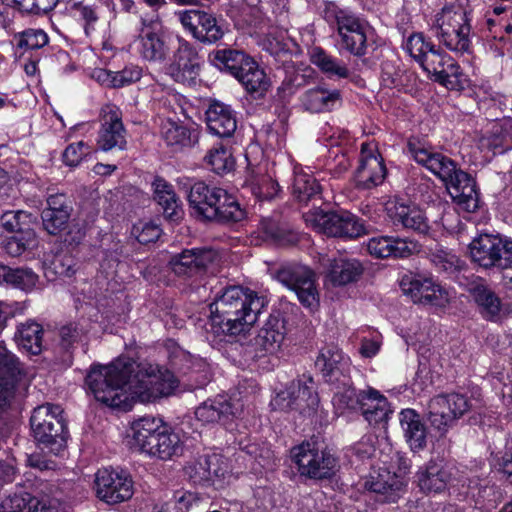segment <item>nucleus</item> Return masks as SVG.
Masks as SVG:
<instances>
[{"label": "nucleus", "instance_id": "nucleus-1", "mask_svg": "<svg viewBox=\"0 0 512 512\" xmlns=\"http://www.w3.org/2000/svg\"><path fill=\"white\" fill-rule=\"evenodd\" d=\"M95 399L108 407L130 410L142 403L171 395L178 386L172 372L148 362L118 358L109 365H93L85 379Z\"/></svg>", "mask_w": 512, "mask_h": 512}, {"label": "nucleus", "instance_id": "nucleus-2", "mask_svg": "<svg viewBox=\"0 0 512 512\" xmlns=\"http://www.w3.org/2000/svg\"><path fill=\"white\" fill-rule=\"evenodd\" d=\"M267 302L255 291L242 286H229L210 304V326L217 335L235 336L249 330Z\"/></svg>", "mask_w": 512, "mask_h": 512}, {"label": "nucleus", "instance_id": "nucleus-3", "mask_svg": "<svg viewBox=\"0 0 512 512\" xmlns=\"http://www.w3.org/2000/svg\"><path fill=\"white\" fill-rule=\"evenodd\" d=\"M407 147L418 164L427 168L445 184L449 195L460 209L466 212L478 209L479 194L475 180L468 173L458 169L451 158L418 141L410 140Z\"/></svg>", "mask_w": 512, "mask_h": 512}, {"label": "nucleus", "instance_id": "nucleus-4", "mask_svg": "<svg viewBox=\"0 0 512 512\" xmlns=\"http://www.w3.org/2000/svg\"><path fill=\"white\" fill-rule=\"evenodd\" d=\"M188 202L194 214L208 221L239 222L245 217L235 196L225 189L196 181L190 186Z\"/></svg>", "mask_w": 512, "mask_h": 512}, {"label": "nucleus", "instance_id": "nucleus-5", "mask_svg": "<svg viewBox=\"0 0 512 512\" xmlns=\"http://www.w3.org/2000/svg\"><path fill=\"white\" fill-rule=\"evenodd\" d=\"M470 13L462 3L444 6L431 22V30L449 50L468 53L471 48Z\"/></svg>", "mask_w": 512, "mask_h": 512}, {"label": "nucleus", "instance_id": "nucleus-6", "mask_svg": "<svg viewBox=\"0 0 512 512\" xmlns=\"http://www.w3.org/2000/svg\"><path fill=\"white\" fill-rule=\"evenodd\" d=\"M323 18L340 38L339 43L350 54L362 57L367 50V33L370 25L347 8H341L333 2L325 4Z\"/></svg>", "mask_w": 512, "mask_h": 512}, {"label": "nucleus", "instance_id": "nucleus-7", "mask_svg": "<svg viewBox=\"0 0 512 512\" xmlns=\"http://www.w3.org/2000/svg\"><path fill=\"white\" fill-rule=\"evenodd\" d=\"M30 425L34 438L51 453L58 455L65 449L68 431L59 405L47 403L35 408Z\"/></svg>", "mask_w": 512, "mask_h": 512}, {"label": "nucleus", "instance_id": "nucleus-8", "mask_svg": "<svg viewBox=\"0 0 512 512\" xmlns=\"http://www.w3.org/2000/svg\"><path fill=\"white\" fill-rule=\"evenodd\" d=\"M291 455L301 476L322 480L329 479L336 473V458L315 442H303L292 449Z\"/></svg>", "mask_w": 512, "mask_h": 512}, {"label": "nucleus", "instance_id": "nucleus-9", "mask_svg": "<svg viewBox=\"0 0 512 512\" xmlns=\"http://www.w3.org/2000/svg\"><path fill=\"white\" fill-rule=\"evenodd\" d=\"M305 220L308 225L327 236L356 238L365 232L363 222L348 211L315 210L307 213Z\"/></svg>", "mask_w": 512, "mask_h": 512}, {"label": "nucleus", "instance_id": "nucleus-10", "mask_svg": "<svg viewBox=\"0 0 512 512\" xmlns=\"http://www.w3.org/2000/svg\"><path fill=\"white\" fill-rule=\"evenodd\" d=\"M319 403L316 384L310 375L303 374L293 380L285 390L279 392L272 405L282 410H297L300 413L314 411Z\"/></svg>", "mask_w": 512, "mask_h": 512}, {"label": "nucleus", "instance_id": "nucleus-11", "mask_svg": "<svg viewBox=\"0 0 512 512\" xmlns=\"http://www.w3.org/2000/svg\"><path fill=\"white\" fill-rule=\"evenodd\" d=\"M276 279L294 291L305 307L318 306L319 296L315 286V274L307 266L299 264L283 266L278 270Z\"/></svg>", "mask_w": 512, "mask_h": 512}, {"label": "nucleus", "instance_id": "nucleus-12", "mask_svg": "<svg viewBox=\"0 0 512 512\" xmlns=\"http://www.w3.org/2000/svg\"><path fill=\"white\" fill-rule=\"evenodd\" d=\"M97 497L107 504L129 500L133 495V481L125 471L110 468L98 470L95 476Z\"/></svg>", "mask_w": 512, "mask_h": 512}, {"label": "nucleus", "instance_id": "nucleus-13", "mask_svg": "<svg viewBox=\"0 0 512 512\" xmlns=\"http://www.w3.org/2000/svg\"><path fill=\"white\" fill-rule=\"evenodd\" d=\"M141 24L142 27L134 40L138 53L149 62H164L170 49L166 41V35L160 27L159 18L156 17L151 20L142 18Z\"/></svg>", "mask_w": 512, "mask_h": 512}, {"label": "nucleus", "instance_id": "nucleus-14", "mask_svg": "<svg viewBox=\"0 0 512 512\" xmlns=\"http://www.w3.org/2000/svg\"><path fill=\"white\" fill-rule=\"evenodd\" d=\"M420 66L435 82L447 89L459 90L463 87L464 74L458 63L439 48L428 53Z\"/></svg>", "mask_w": 512, "mask_h": 512}, {"label": "nucleus", "instance_id": "nucleus-15", "mask_svg": "<svg viewBox=\"0 0 512 512\" xmlns=\"http://www.w3.org/2000/svg\"><path fill=\"white\" fill-rule=\"evenodd\" d=\"M400 285L403 293L414 303L443 306L449 301L447 291L431 276L406 275L402 278Z\"/></svg>", "mask_w": 512, "mask_h": 512}, {"label": "nucleus", "instance_id": "nucleus-16", "mask_svg": "<svg viewBox=\"0 0 512 512\" xmlns=\"http://www.w3.org/2000/svg\"><path fill=\"white\" fill-rule=\"evenodd\" d=\"M217 258L218 253L211 248L184 249L170 258L169 266L177 277L191 279L206 272Z\"/></svg>", "mask_w": 512, "mask_h": 512}, {"label": "nucleus", "instance_id": "nucleus-17", "mask_svg": "<svg viewBox=\"0 0 512 512\" xmlns=\"http://www.w3.org/2000/svg\"><path fill=\"white\" fill-rule=\"evenodd\" d=\"M167 73L178 83L191 85L195 83L200 72V57L196 49L188 41L179 39Z\"/></svg>", "mask_w": 512, "mask_h": 512}, {"label": "nucleus", "instance_id": "nucleus-18", "mask_svg": "<svg viewBox=\"0 0 512 512\" xmlns=\"http://www.w3.org/2000/svg\"><path fill=\"white\" fill-rule=\"evenodd\" d=\"M285 322L279 315H270L257 336L253 339L249 353L254 359L279 352L285 340Z\"/></svg>", "mask_w": 512, "mask_h": 512}, {"label": "nucleus", "instance_id": "nucleus-19", "mask_svg": "<svg viewBox=\"0 0 512 512\" xmlns=\"http://www.w3.org/2000/svg\"><path fill=\"white\" fill-rule=\"evenodd\" d=\"M176 15L183 28L202 43L212 44L223 37L222 28L210 13L191 9L179 11Z\"/></svg>", "mask_w": 512, "mask_h": 512}, {"label": "nucleus", "instance_id": "nucleus-20", "mask_svg": "<svg viewBox=\"0 0 512 512\" xmlns=\"http://www.w3.org/2000/svg\"><path fill=\"white\" fill-rule=\"evenodd\" d=\"M101 115L98 147L105 152L113 149L124 150L127 145V132L122 122L121 112L115 106L107 105L102 109Z\"/></svg>", "mask_w": 512, "mask_h": 512}, {"label": "nucleus", "instance_id": "nucleus-21", "mask_svg": "<svg viewBox=\"0 0 512 512\" xmlns=\"http://www.w3.org/2000/svg\"><path fill=\"white\" fill-rule=\"evenodd\" d=\"M386 176L383 159L374 154V147L362 143L360 164L355 172V185L358 189L370 190L382 184Z\"/></svg>", "mask_w": 512, "mask_h": 512}, {"label": "nucleus", "instance_id": "nucleus-22", "mask_svg": "<svg viewBox=\"0 0 512 512\" xmlns=\"http://www.w3.org/2000/svg\"><path fill=\"white\" fill-rule=\"evenodd\" d=\"M228 466L219 454L203 455L185 468V473L195 485L208 486L215 479L224 477Z\"/></svg>", "mask_w": 512, "mask_h": 512}, {"label": "nucleus", "instance_id": "nucleus-23", "mask_svg": "<svg viewBox=\"0 0 512 512\" xmlns=\"http://www.w3.org/2000/svg\"><path fill=\"white\" fill-rule=\"evenodd\" d=\"M367 250L376 258H406L420 251L417 241L393 236H377L369 239Z\"/></svg>", "mask_w": 512, "mask_h": 512}, {"label": "nucleus", "instance_id": "nucleus-24", "mask_svg": "<svg viewBox=\"0 0 512 512\" xmlns=\"http://www.w3.org/2000/svg\"><path fill=\"white\" fill-rule=\"evenodd\" d=\"M387 216L393 226L427 234L429 224L424 212L414 204L391 202L387 205Z\"/></svg>", "mask_w": 512, "mask_h": 512}, {"label": "nucleus", "instance_id": "nucleus-25", "mask_svg": "<svg viewBox=\"0 0 512 512\" xmlns=\"http://www.w3.org/2000/svg\"><path fill=\"white\" fill-rule=\"evenodd\" d=\"M364 487L375 493L378 501L393 503L401 496L405 482L395 473L381 469L376 474L370 475L369 479L365 481Z\"/></svg>", "mask_w": 512, "mask_h": 512}, {"label": "nucleus", "instance_id": "nucleus-26", "mask_svg": "<svg viewBox=\"0 0 512 512\" xmlns=\"http://www.w3.org/2000/svg\"><path fill=\"white\" fill-rule=\"evenodd\" d=\"M417 483L424 493H441L452 480V468L443 461H429L417 474Z\"/></svg>", "mask_w": 512, "mask_h": 512}, {"label": "nucleus", "instance_id": "nucleus-27", "mask_svg": "<svg viewBox=\"0 0 512 512\" xmlns=\"http://www.w3.org/2000/svg\"><path fill=\"white\" fill-rule=\"evenodd\" d=\"M315 366L329 383H334L345 376H350L349 358L345 357L336 346L322 348L316 358Z\"/></svg>", "mask_w": 512, "mask_h": 512}, {"label": "nucleus", "instance_id": "nucleus-28", "mask_svg": "<svg viewBox=\"0 0 512 512\" xmlns=\"http://www.w3.org/2000/svg\"><path fill=\"white\" fill-rule=\"evenodd\" d=\"M23 364L11 351L0 360V408L7 406L15 395L16 384L24 376Z\"/></svg>", "mask_w": 512, "mask_h": 512}, {"label": "nucleus", "instance_id": "nucleus-29", "mask_svg": "<svg viewBox=\"0 0 512 512\" xmlns=\"http://www.w3.org/2000/svg\"><path fill=\"white\" fill-rule=\"evenodd\" d=\"M206 124L209 132L220 138L231 137L237 128V121L229 105L212 101L206 110Z\"/></svg>", "mask_w": 512, "mask_h": 512}, {"label": "nucleus", "instance_id": "nucleus-30", "mask_svg": "<svg viewBox=\"0 0 512 512\" xmlns=\"http://www.w3.org/2000/svg\"><path fill=\"white\" fill-rule=\"evenodd\" d=\"M501 237L482 234L475 238L469 246L470 255L474 262L481 267H498Z\"/></svg>", "mask_w": 512, "mask_h": 512}, {"label": "nucleus", "instance_id": "nucleus-31", "mask_svg": "<svg viewBox=\"0 0 512 512\" xmlns=\"http://www.w3.org/2000/svg\"><path fill=\"white\" fill-rule=\"evenodd\" d=\"M164 426L160 418L153 416H144L135 420L131 425L133 446L148 454Z\"/></svg>", "mask_w": 512, "mask_h": 512}, {"label": "nucleus", "instance_id": "nucleus-32", "mask_svg": "<svg viewBox=\"0 0 512 512\" xmlns=\"http://www.w3.org/2000/svg\"><path fill=\"white\" fill-rule=\"evenodd\" d=\"M238 409L225 396H217L208 399L199 405L195 410L197 420L209 424L216 422L226 423L236 416Z\"/></svg>", "mask_w": 512, "mask_h": 512}, {"label": "nucleus", "instance_id": "nucleus-33", "mask_svg": "<svg viewBox=\"0 0 512 512\" xmlns=\"http://www.w3.org/2000/svg\"><path fill=\"white\" fill-rule=\"evenodd\" d=\"M399 422L411 450L422 451L427 445V429L419 414L413 409H403L399 414Z\"/></svg>", "mask_w": 512, "mask_h": 512}, {"label": "nucleus", "instance_id": "nucleus-34", "mask_svg": "<svg viewBox=\"0 0 512 512\" xmlns=\"http://www.w3.org/2000/svg\"><path fill=\"white\" fill-rule=\"evenodd\" d=\"M469 292L482 317L495 321L500 317L502 302L498 295L484 283L471 284Z\"/></svg>", "mask_w": 512, "mask_h": 512}, {"label": "nucleus", "instance_id": "nucleus-35", "mask_svg": "<svg viewBox=\"0 0 512 512\" xmlns=\"http://www.w3.org/2000/svg\"><path fill=\"white\" fill-rule=\"evenodd\" d=\"M153 187L154 199L161 206L165 218L174 222L180 220L183 210L172 185L162 178H156Z\"/></svg>", "mask_w": 512, "mask_h": 512}, {"label": "nucleus", "instance_id": "nucleus-36", "mask_svg": "<svg viewBox=\"0 0 512 512\" xmlns=\"http://www.w3.org/2000/svg\"><path fill=\"white\" fill-rule=\"evenodd\" d=\"M161 137L167 146L173 148L174 151L191 147L198 140L195 130H191L187 126L171 119H167L162 123Z\"/></svg>", "mask_w": 512, "mask_h": 512}, {"label": "nucleus", "instance_id": "nucleus-37", "mask_svg": "<svg viewBox=\"0 0 512 512\" xmlns=\"http://www.w3.org/2000/svg\"><path fill=\"white\" fill-rule=\"evenodd\" d=\"M251 58L243 51L234 49H218L209 54L210 63L221 71H225L235 78Z\"/></svg>", "mask_w": 512, "mask_h": 512}, {"label": "nucleus", "instance_id": "nucleus-38", "mask_svg": "<svg viewBox=\"0 0 512 512\" xmlns=\"http://www.w3.org/2000/svg\"><path fill=\"white\" fill-rule=\"evenodd\" d=\"M340 92L336 89L327 90L321 87L306 91L301 97L305 110L320 113L332 110L340 102Z\"/></svg>", "mask_w": 512, "mask_h": 512}, {"label": "nucleus", "instance_id": "nucleus-39", "mask_svg": "<svg viewBox=\"0 0 512 512\" xmlns=\"http://www.w3.org/2000/svg\"><path fill=\"white\" fill-rule=\"evenodd\" d=\"M335 385V393L332 399L333 406L340 413L345 411H358L362 391L357 392L352 386L350 376H345L339 381L332 383Z\"/></svg>", "mask_w": 512, "mask_h": 512}, {"label": "nucleus", "instance_id": "nucleus-40", "mask_svg": "<svg viewBox=\"0 0 512 512\" xmlns=\"http://www.w3.org/2000/svg\"><path fill=\"white\" fill-rule=\"evenodd\" d=\"M251 94L257 97L264 95L270 86L266 73L259 68L258 64L251 58L248 64L242 68L241 73L236 78Z\"/></svg>", "mask_w": 512, "mask_h": 512}, {"label": "nucleus", "instance_id": "nucleus-41", "mask_svg": "<svg viewBox=\"0 0 512 512\" xmlns=\"http://www.w3.org/2000/svg\"><path fill=\"white\" fill-rule=\"evenodd\" d=\"M363 273L361 263L356 259H336L329 270L330 281L337 286L355 282Z\"/></svg>", "mask_w": 512, "mask_h": 512}, {"label": "nucleus", "instance_id": "nucleus-42", "mask_svg": "<svg viewBox=\"0 0 512 512\" xmlns=\"http://www.w3.org/2000/svg\"><path fill=\"white\" fill-rule=\"evenodd\" d=\"M181 451L182 445L179 435L170 431L165 425L148 455L158 457L162 460H167L178 455Z\"/></svg>", "mask_w": 512, "mask_h": 512}, {"label": "nucleus", "instance_id": "nucleus-43", "mask_svg": "<svg viewBox=\"0 0 512 512\" xmlns=\"http://www.w3.org/2000/svg\"><path fill=\"white\" fill-rule=\"evenodd\" d=\"M43 329L36 322L21 324L16 333L18 345L28 352L37 355L42 349Z\"/></svg>", "mask_w": 512, "mask_h": 512}, {"label": "nucleus", "instance_id": "nucleus-44", "mask_svg": "<svg viewBox=\"0 0 512 512\" xmlns=\"http://www.w3.org/2000/svg\"><path fill=\"white\" fill-rule=\"evenodd\" d=\"M3 512H55L28 493L14 494L3 502Z\"/></svg>", "mask_w": 512, "mask_h": 512}, {"label": "nucleus", "instance_id": "nucleus-45", "mask_svg": "<svg viewBox=\"0 0 512 512\" xmlns=\"http://www.w3.org/2000/svg\"><path fill=\"white\" fill-rule=\"evenodd\" d=\"M311 62L330 78H347L349 76V70L343 62L320 48L314 49Z\"/></svg>", "mask_w": 512, "mask_h": 512}, {"label": "nucleus", "instance_id": "nucleus-46", "mask_svg": "<svg viewBox=\"0 0 512 512\" xmlns=\"http://www.w3.org/2000/svg\"><path fill=\"white\" fill-rule=\"evenodd\" d=\"M206 164L216 174H224L233 170L235 161L230 150L224 145L214 146L204 158Z\"/></svg>", "mask_w": 512, "mask_h": 512}, {"label": "nucleus", "instance_id": "nucleus-47", "mask_svg": "<svg viewBox=\"0 0 512 512\" xmlns=\"http://www.w3.org/2000/svg\"><path fill=\"white\" fill-rule=\"evenodd\" d=\"M440 408L452 410L455 414V420H457L470 409V403L466 396L458 393L437 395L433 397L432 409L437 414Z\"/></svg>", "mask_w": 512, "mask_h": 512}, {"label": "nucleus", "instance_id": "nucleus-48", "mask_svg": "<svg viewBox=\"0 0 512 512\" xmlns=\"http://www.w3.org/2000/svg\"><path fill=\"white\" fill-rule=\"evenodd\" d=\"M292 192L300 202H308L320 193V185L312 175L297 172L295 173Z\"/></svg>", "mask_w": 512, "mask_h": 512}, {"label": "nucleus", "instance_id": "nucleus-49", "mask_svg": "<svg viewBox=\"0 0 512 512\" xmlns=\"http://www.w3.org/2000/svg\"><path fill=\"white\" fill-rule=\"evenodd\" d=\"M78 269L76 259L68 252H59L54 255L53 259L46 268V274H52L59 277H71Z\"/></svg>", "mask_w": 512, "mask_h": 512}, {"label": "nucleus", "instance_id": "nucleus-50", "mask_svg": "<svg viewBox=\"0 0 512 512\" xmlns=\"http://www.w3.org/2000/svg\"><path fill=\"white\" fill-rule=\"evenodd\" d=\"M37 282L38 276L31 269L7 267L5 283L23 291H31Z\"/></svg>", "mask_w": 512, "mask_h": 512}, {"label": "nucleus", "instance_id": "nucleus-51", "mask_svg": "<svg viewBox=\"0 0 512 512\" xmlns=\"http://www.w3.org/2000/svg\"><path fill=\"white\" fill-rule=\"evenodd\" d=\"M262 228L268 237L280 245H293L299 241L298 233L273 220L263 221Z\"/></svg>", "mask_w": 512, "mask_h": 512}, {"label": "nucleus", "instance_id": "nucleus-52", "mask_svg": "<svg viewBox=\"0 0 512 512\" xmlns=\"http://www.w3.org/2000/svg\"><path fill=\"white\" fill-rule=\"evenodd\" d=\"M431 263L439 270L447 273H453L461 268V260L457 255L443 248L431 250Z\"/></svg>", "mask_w": 512, "mask_h": 512}, {"label": "nucleus", "instance_id": "nucleus-53", "mask_svg": "<svg viewBox=\"0 0 512 512\" xmlns=\"http://www.w3.org/2000/svg\"><path fill=\"white\" fill-rule=\"evenodd\" d=\"M70 215L69 212L43 210L41 213L43 228L50 235H58L66 228Z\"/></svg>", "mask_w": 512, "mask_h": 512}, {"label": "nucleus", "instance_id": "nucleus-54", "mask_svg": "<svg viewBox=\"0 0 512 512\" xmlns=\"http://www.w3.org/2000/svg\"><path fill=\"white\" fill-rule=\"evenodd\" d=\"M405 48L409 55L421 65L426 55L432 52L435 46L426 42L422 33H415L407 39Z\"/></svg>", "mask_w": 512, "mask_h": 512}, {"label": "nucleus", "instance_id": "nucleus-55", "mask_svg": "<svg viewBox=\"0 0 512 512\" xmlns=\"http://www.w3.org/2000/svg\"><path fill=\"white\" fill-rule=\"evenodd\" d=\"M33 215L22 210L6 211L0 217V224L7 232H16L33 220Z\"/></svg>", "mask_w": 512, "mask_h": 512}, {"label": "nucleus", "instance_id": "nucleus-56", "mask_svg": "<svg viewBox=\"0 0 512 512\" xmlns=\"http://www.w3.org/2000/svg\"><path fill=\"white\" fill-rule=\"evenodd\" d=\"M433 407V398L430 399L428 403V413L427 418L430 424L437 429L438 431L445 432L449 426L453 424L455 421V414H453L452 410L447 408H440V410L436 413L432 409Z\"/></svg>", "mask_w": 512, "mask_h": 512}, {"label": "nucleus", "instance_id": "nucleus-57", "mask_svg": "<svg viewBox=\"0 0 512 512\" xmlns=\"http://www.w3.org/2000/svg\"><path fill=\"white\" fill-rule=\"evenodd\" d=\"M132 235L141 244H149L155 242L161 235V229L152 222H138L133 225Z\"/></svg>", "mask_w": 512, "mask_h": 512}, {"label": "nucleus", "instance_id": "nucleus-58", "mask_svg": "<svg viewBox=\"0 0 512 512\" xmlns=\"http://www.w3.org/2000/svg\"><path fill=\"white\" fill-rule=\"evenodd\" d=\"M48 43L47 34L41 29H27L20 34L18 46L39 49Z\"/></svg>", "mask_w": 512, "mask_h": 512}, {"label": "nucleus", "instance_id": "nucleus-59", "mask_svg": "<svg viewBox=\"0 0 512 512\" xmlns=\"http://www.w3.org/2000/svg\"><path fill=\"white\" fill-rule=\"evenodd\" d=\"M142 77V69L136 65H129L120 71H115L114 88H121L139 81Z\"/></svg>", "mask_w": 512, "mask_h": 512}, {"label": "nucleus", "instance_id": "nucleus-60", "mask_svg": "<svg viewBox=\"0 0 512 512\" xmlns=\"http://www.w3.org/2000/svg\"><path fill=\"white\" fill-rule=\"evenodd\" d=\"M89 153L88 145L79 141L77 143L70 144L63 152V161L66 165L75 167L82 159Z\"/></svg>", "mask_w": 512, "mask_h": 512}, {"label": "nucleus", "instance_id": "nucleus-61", "mask_svg": "<svg viewBox=\"0 0 512 512\" xmlns=\"http://www.w3.org/2000/svg\"><path fill=\"white\" fill-rule=\"evenodd\" d=\"M59 0H19L20 9L33 14H45L51 11Z\"/></svg>", "mask_w": 512, "mask_h": 512}, {"label": "nucleus", "instance_id": "nucleus-62", "mask_svg": "<svg viewBox=\"0 0 512 512\" xmlns=\"http://www.w3.org/2000/svg\"><path fill=\"white\" fill-rule=\"evenodd\" d=\"M376 404L378 408L368 411V413L366 412L364 416L365 420L371 425L387 422L389 415L392 413L387 399H379Z\"/></svg>", "mask_w": 512, "mask_h": 512}, {"label": "nucleus", "instance_id": "nucleus-63", "mask_svg": "<svg viewBox=\"0 0 512 512\" xmlns=\"http://www.w3.org/2000/svg\"><path fill=\"white\" fill-rule=\"evenodd\" d=\"M379 399H386V397L381 395L379 391L373 388L363 390L358 411H360L362 415L365 416L366 412L368 413V411H373L375 408H378L376 403H378Z\"/></svg>", "mask_w": 512, "mask_h": 512}, {"label": "nucleus", "instance_id": "nucleus-64", "mask_svg": "<svg viewBox=\"0 0 512 512\" xmlns=\"http://www.w3.org/2000/svg\"><path fill=\"white\" fill-rule=\"evenodd\" d=\"M73 10L76 15L85 21L86 26L92 25L98 20V13L93 5L78 2L73 5Z\"/></svg>", "mask_w": 512, "mask_h": 512}]
</instances>
